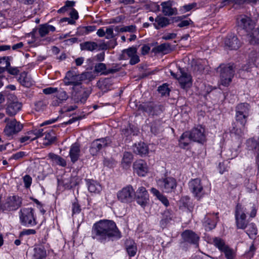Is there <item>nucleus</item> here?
I'll return each instance as SVG.
<instances>
[{
	"mask_svg": "<svg viewBox=\"0 0 259 259\" xmlns=\"http://www.w3.org/2000/svg\"><path fill=\"white\" fill-rule=\"evenodd\" d=\"M182 238L186 242L198 245L199 237L191 230H186L182 234Z\"/></svg>",
	"mask_w": 259,
	"mask_h": 259,
	"instance_id": "obj_21",
	"label": "nucleus"
},
{
	"mask_svg": "<svg viewBox=\"0 0 259 259\" xmlns=\"http://www.w3.org/2000/svg\"><path fill=\"white\" fill-rule=\"evenodd\" d=\"M133 168L134 171L140 177L145 176L148 171L146 162L142 159L136 161L133 164Z\"/></svg>",
	"mask_w": 259,
	"mask_h": 259,
	"instance_id": "obj_18",
	"label": "nucleus"
},
{
	"mask_svg": "<svg viewBox=\"0 0 259 259\" xmlns=\"http://www.w3.org/2000/svg\"><path fill=\"white\" fill-rule=\"evenodd\" d=\"M180 207H183L190 210L192 208V202L190 201V198L188 196H184L181 198L180 201Z\"/></svg>",
	"mask_w": 259,
	"mask_h": 259,
	"instance_id": "obj_44",
	"label": "nucleus"
},
{
	"mask_svg": "<svg viewBox=\"0 0 259 259\" xmlns=\"http://www.w3.org/2000/svg\"><path fill=\"white\" fill-rule=\"evenodd\" d=\"M21 204L22 198L17 195H14L8 198L1 207L3 210L13 211L18 209Z\"/></svg>",
	"mask_w": 259,
	"mask_h": 259,
	"instance_id": "obj_11",
	"label": "nucleus"
},
{
	"mask_svg": "<svg viewBox=\"0 0 259 259\" xmlns=\"http://www.w3.org/2000/svg\"><path fill=\"white\" fill-rule=\"evenodd\" d=\"M80 152V147L78 143H75L71 145L69 151V156L73 163L75 162L78 159Z\"/></svg>",
	"mask_w": 259,
	"mask_h": 259,
	"instance_id": "obj_24",
	"label": "nucleus"
},
{
	"mask_svg": "<svg viewBox=\"0 0 259 259\" xmlns=\"http://www.w3.org/2000/svg\"><path fill=\"white\" fill-rule=\"evenodd\" d=\"M107 70L105 64L99 63L95 65L94 72L96 73H101V74H103V73L106 71Z\"/></svg>",
	"mask_w": 259,
	"mask_h": 259,
	"instance_id": "obj_48",
	"label": "nucleus"
},
{
	"mask_svg": "<svg viewBox=\"0 0 259 259\" xmlns=\"http://www.w3.org/2000/svg\"><path fill=\"white\" fill-rule=\"evenodd\" d=\"M157 184L163 192L171 193L176 189L177 182L175 178L171 177H167L158 180Z\"/></svg>",
	"mask_w": 259,
	"mask_h": 259,
	"instance_id": "obj_7",
	"label": "nucleus"
},
{
	"mask_svg": "<svg viewBox=\"0 0 259 259\" xmlns=\"http://www.w3.org/2000/svg\"><path fill=\"white\" fill-rule=\"evenodd\" d=\"M57 98L59 100L63 101L66 100L68 96L65 91H60L58 93Z\"/></svg>",
	"mask_w": 259,
	"mask_h": 259,
	"instance_id": "obj_56",
	"label": "nucleus"
},
{
	"mask_svg": "<svg viewBox=\"0 0 259 259\" xmlns=\"http://www.w3.org/2000/svg\"><path fill=\"white\" fill-rule=\"evenodd\" d=\"M36 233V231L34 229H25L20 232L19 237H21L24 235H29L31 234H34Z\"/></svg>",
	"mask_w": 259,
	"mask_h": 259,
	"instance_id": "obj_59",
	"label": "nucleus"
},
{
	"mask_svg": "<svg viewBox=\"0 0 259 259\" xmlns=\"http://www.w3.org/2000/svg\"><path fill=\"white\" fill-rule=\"evenodd\" d=\"M238 29L244 30L247 33L251 31L255 27L254 22L246 15H240L237 19Z\"/></svg>",
	"mask_w": 259,
	"mask_h": 259,
	"instance_id": "obj_10",
	"label": "nucleus"
},
{
	"mask_svg": "<svg viewBox=\"0 0 259 259\" xmlns=\"http://www.w3.org/2000/svg\"><path fill=\"white\" fill-rule=\"evenodd\" d=\"M235 67L233 64H221L217 69V72L220 73L221 82L224 86L227 87L232 81L234 75Z\"/></svg>",
	"mask_w": 259,
	"mask_h": 259,
	"instance_id": "obj_3",
	"label": "nucleus"
},
{
	"mask_svg": "<svg viewBox=\"0 0 259 259\" xmlns=\"http://www.w3.org/2000/svg\"><path fill=\"white\" fill-rule=\"evenodd\" d=\"M221 252H224L226 257L227 259H233L234 253L233 250L230 248L228 245L224 248Z\"/></svg>",
	"mask_w": 259,
	"mask_h": 259,
	"instance_id": "obj_47",
	"label": "nucleus"
},
{
	"mask_svg": "<svg viewBox=\"0 0 259 259\" xmlns=\"http://www.w3.org/2000/svg\"><path fill=\"white\" fill-rule=\"evenodd\" d=\"M135 198L138 204L145 207L148 203L149 195L146 188L144 187H139L135 192Z\"/></svg>",
	"mask_w": 259,
	"mask_h": 259,
	"instance_id": "obj_15",
	"label": "nucleus"
},
{
	"mask_svg": "<svg viewBox=\"0 0 259 259\" xmlns=\"http://www.w3.org/2000/svg\"><path fill=\"white\" fill-rule=\"evenodd\" d=\"M45 141L43 144L45 146H49L54 143L56 141V137L55 134L52 130L47 131L45 133Z\"/></svg>",
	"mask_w": 259,
	"mask_h": 259,
	"instance_id": "obj_32",
	"label": "nucleus"
},
{
	"mask_svg": "<svg viewBox=\"0 0 259 259\" xmlns=\"http://www.w3.org/2000/svg\"><path fill=\"white\" fill-rule=\"evenodd\" d=\"M133 159V154L130 152H125L123 153L122 162L128 164L131 163Z\"/></svg>",
	"mask_w": 259,
	"mask_h": 259,
	"instance_id": "obj_49",
	"label": "nucleus"
},
{
	"mask_svg": "<svg viewBox=\"0 0 259 259\" xmlns=\"http://www.w3.org/2000/svg\"><path fill=\"white\" fill-rule=\"evenodd\" d=\"M47 256L46 250L44 246L37 245L34 248L32 259H44Z\"/></svg>",
	"mask_w": 259,
	"mask_h": 259,
	"instance_id": "obj_28",
	"label": "nucleus"
},
{
	"mask_svg": "<svg viewBox=\"0 0 259 259\" xmlns=\"http://www.w3.org/2000/svg\"><path fill=\"white\" fill-rule=\"evenodd\" d=\"M111 143L112 140L109 137L95 140L91 144L90 152L93 156L97 155L100 151L111 146Z\"/></svg>",
	"mask_w": 259,
	"mask_h": 259,
	"instance_id": "obj_5",
	"label": "nucleus"
},
{
	"mask_svg": "<svg viewBox=\"0 0 259 259\" xmlns=\"http://www.w3.org/2000/svg\"><path fill=\"white\" fill-rule=\"evenodd\" d=\"M158 91L161 96H165L168 95L170 90L166 84H163L158 87Z\"/></svg>",
	"mask_w": 259,
	"mask_h": 259,
	"instance_id": "obj_52",
	"label": "nucleus"
},
{
	"mask_svg": "<svg viewBox=\"0 0 259 259\" xmlns=\"http://www.w3.org/2000/svg\"><path fill=\"white\" fill-rule=\"evenodd\" d=\"M197 6V3H193L192 4L185 5L183 6L182 8L186 12H188V11L191 10L192 9L195 8V7H196Z\"/></svg>",
	"mask_w": 259,
	"mask_h": 259,
	"instance_id": "obj_60",
	"label": "nucleus"
},
{
	"mask_svg": "<svg viewBox=\"0 0 259 259\" xmlns=\"http://www.w3.org/2000/svg\"><path fill=\"white\" fill-rule=\"evenodd\" d=\"M170 24V19L164 16H158L155 19V23L153 24L156 29L165 27Z\"/></svg>",
	"mask_w": 259,
	"mask_h": 259,
	"instance_id": "obj_26",
	"label": "nucleus"
},
{
	"mask_svg": "<svg viewBox=\"0 0 259 259\" xmlns=\"http://www.w3.org/2000/svg\"><path fill=\"white\" fill-rule=\"evenodd\" d=\"M162 122L160 120L153 121L151 123V132L155 135L159 134L163 130Z\"/></svg>",
	"mask_w": 259,
	"mask_h": 259,
	"instance_id": "obj_33",
	"label": "nucleus"
},
{
	"mask_svg": "<svg viewBox=\"0 0 259 259\" xmlns=\"http://www.w3.org/2000/svg\"><path fill=\"white\" fill-rule=\"evenodd\" d=\"M172 216L168 211H165L163 214V218L160 221L161 226L165 227L167 223L172 220Z\"/></svg>",
	"mask_w": 259,
	"mask_h": 259,
	"instance_id": "obj_46",
	"label": "nucleus"
},
{
	"mask_svg": "<svg viewBox=\"0 0 259 259\" xmlns=\"http://www.w3.org/2000/svg\"><path fill=\"white\" fill-rule=\"evenodd\" d=\"M135 191L131 185H128L119 191L117 194V199L122 203H130L134 198Z\"/></svg>",
	"mask_w": 259,
	"mask_h": 259,
	"instance_id": "obj_9",
	"label": "nucleus"
},
{
	"mask_svg": "<svg viewBox=\"0 0 259 259\" xmlns=\"http://www.w3.org/2000/svg\"><path fill=\"white\" fill-rule=\"evenodd\" d=\"M91 237L99 242H105L107 240L118 239L121 235L114 221L103 220L94 224Z\"/></svg>",
	"mask_w": 259,
	"mask_h": 259,
	"instance_id": "obj_1",
	"label": "nucleus"
},
{
	"mask_svg": "<svg viewBox=\"0 0 259 259\" xmlns=\"http://www.w3.org/2000/svg\"><path fill=\"white\" fill-rule=\"evenodd\" d=\"M218 214V212L215 213V219H213V215L209 213L205 215L204 218L203 226L205 227L206 230L210 231L216 227L217 223L219 221Z\"/></svg>",
	"mask_w": 259,
	"mask_h": 259,
	"instance_id": "obj_19",
	"label": "nucleus"
},
{
	"mask_svg": "<svg viewBox=\"0 0 259 259\" xmlns=\"http://www.w3.org/2000/svg\"><path fill=\"white\" fill-rule=\"evenodd\" d=\"M13 58L11 56L3 57V61L6 62V71L11 75H17L19 73L20 70L18 67L11 66L10 61Z\"/></svg>",
	"mask_w": 259,
	"mask_h": 259,
	"instance_id": "obj_25",
	"label": "nucleus"
},
{
	"mask_svg": "<svg viewBox=\"0 0 259 259\" xmlns=\"http://www.w3.org/2000/svg\"><path fill=\"white\" fill-rule=\"evenodd\" d=\"M80 205L79 204L77 200L75 198L74 201L72 203V215L75 214H78L81 211Z\"/></svg>",
	"mask_w": 259,
	"mask_h": 259,
	"instance_id": "obj_45",
	"label": "nucleus"
},
{
	"mask_svg": "<svg viewBox=\"0 0 259 259\" xmlns=\"http://www.w3.org/2000/svg\"><path fill=\"white\" fill-rule=\"evenodd\" d=\"M20 219L23 225L29 227L36 225V222L34 217L33 209L31 208L21 209Z\"/></svg>",
	"mask_w": 259,
	"mask_h": 259,
	"instance_id": "obj_8",
	"label": "nucleus"
},
{
	"mask_svg": "<svg viewBox=\"0 0 259 259\" xmlns=\"http://www.w3.org/2000/svg\"><path fill=\"white\" fill-rule=\"evenodd\" d=\"M49 31L47 27V23L39 25L38 33L41 37H44L49 33Z\"/></svg>",
	"mask_w": 259,
	"mask_h": 259,
	"instance_id": "obj_53",
	"label": "nucleus"
},
{
	"mask_svg": "<svg viewBox=\"0 0 259 259\" xmlns=\"http://www.w3.org/2000/svg\"><path fill=\"white\" fill-rule=\"evenodd\" d=\"M140 109L152 115H158L161 114L164 109L163 106L161 104H156L153 102H147L140 105Z\"/></svg>",
	"mask_w": 259,
	"mask_h": 259,
	"instance_id": "obj_12",
	"label": "nucleus"
},
{
	"mask_svg": "<svg viewBox=\"0 0 259 259\" xmlns=\"http://www.w3.org/2000/svg\"><path fill=\"white\" fill-rule=\"evenodd\" d=\"M212 242L214 245L217 247L221 251L227 245L224 240L219 237L213 238Z\"/></svg>",
	"mask_w": 259,
	"mask_h": 259,
	"instance_id": "obj_43",
	"label": "nucleus"
},
{
	"mask_svg": "<svg viewBox=\"0 0 259 259\" xmlns=\"http://www.w3.org/2000/svg\"><path fill=\"white\" fill-rule=\"evenodd\" d=\"M43 131H44V130L42 128L38 129V130L35 129L34 130L28 132V134L29 135L33 134L34 136H35V137L32 138V139H31V141H33V140H35V139L38 138L39 137L42 136V135L44 134Z\"/></svg>",
	"mask_w": 259,
	"mask_h": 259,
	"instance_id": "obj_50",
	"label": "nucleus"
},
{
	"mask_svg": "<svg viewBox=\"0 0 259 259\" xmlns=\"http://www.w3.org/2000/svg\"><path fill=\"white\" fill-rule=\"evenodd\" d=\"M107 34L106 38L110 39L114 37L113 29L112 27L107 28L105 31V34Z\"/></svg>",
	"mask_w": 259,
	"mask_h": 259,
	"instance_id": "obj_62",
	"label": "nucleus"
},
{
	"mask_svg": "<svg viewBox=\"0 0 259 259\" xmlns=\"http://www.w3.org/2000/svg\"><path fill=\"white\" fill-rule=\"evenodd\" d=\"M248 213V208L244 207L242 205L237 204L235 208V220L238 229H245L248 224L246 213Z\"/></svg>",
	"mask_w": 259,
	"mask_h": 259,
	"instance_id": "obj_6",
	"label": "nucleus"
},
{
	"mask_svg": "<svg viewBox=\"0 0 259 259\" xmlns=\"http://www.w3.org/2000/svg\"><path fill=\"white\" fill-rule=\"evenodd\" d=\"M140 62L139 57L137 55H135L134 56L130 58V64L131 65H135Z\"/></svg>",
	"mask_w": 259,
	"mask_h": 259,
	"instance_id": "obj_63",
	"label": "nucleus"
},
{
	"mask_svg": "<svg viewBox=\"0 0 259 259\" xmlns=\"http://www.w3.org/2000/svg\"><path fill=\"white\" fill-rule=\"evenodd\" d=\"M122 57L123 59H127V58H131L137 54V49L135 47H131L122 51Z\"/></svg>",
	"mask_w": 259,
	"mask_h": 259,
	"instance_id": "obj_40",
	"label": "nucleus"
},
{
	"mask_svg": "<svg viewBox=\"0 0 259 259\" xmlns=\"http://www.w3.org/2000/svg\"><path fill=\"white\" fill-rule=\"evenodd\" d=\"M120 69V67H119V65L115 64V66H113L112 68L108 69L106 71L104 72L103 74L107 75L108 74H112L118 72Z\"/></svg>",
	"mask_w": 259,
	"mask_h": 259,
	"instance_id": "obj_54",
	"label": "nucleus"
},
{
	"mask_svg": "<svg viewBox=\"0 0 259 259\" xmlns=\"http://www.w3.org/2000/svg\"><path fill=\"white\" fill-rule=\"evenodd\" d=\"M95 75L92 72H84L80 74L76 75L75 82H78V85L81 84L82 81H91L95 78Z\"/></svg>",
	"mask_w": 259,
	"mask_h": 259,
	"instance_id": "obj_27",
	"label": "nucleus"
},
{
	"mask_svg": "<svg viewBox=\"0 0 259 259\" xmlns=\"http://www.w3.org/2000/svg\"><path fill=\"white\" fill-rule=\"evenodd\" d=\"M158 199L166 206H167L169 205V202L167 200V198L161 194L160 196L158 197Z\"/></svg>",
	"mask_w": 259,
	"mask_h": 259,
	"instance_id": "obj_64",
	"label": "nucleus"
},
{
	"mask_svg": "<svg viewBox=\"0 0 259 259\" xmlns=\"http://www.w3.org/2000/svg\"><path fill=\"white\" fill-rule=\"evenodd\" d=\"M189 187L191 192L198 199H200L204 195L203 186L199 179H195L190 181Z\"/></svg>",
	"mask_w": 259,
	"mask_h": 259,
	"instance_id": "obj_13",
	"label": "nucleus"
},
{
	"mask_svg": "<svg viewBox=\"0 0 259 259\" xmlns=\"http://www.w3.org/2000/svg\"><path fill=\"white\" fill-rule=\"evenodd\" d=\"M174 2L172 1H167L162 2L160 4L161 6V12L165 16H171L178 14V10L175 7H172Z\"/></svg>",
	"mask_w": 259,
	"mask_h": 259,
	"instance_id": "obj_16",
	"label": "nucleus"
},
{
	"mask_svg": "<svg viewBox=\"0 0 259 259\" xmlns=\"http://www.w3.org/2000/svg\"><path fill=\"white\" fill-rule=\"evenodd\" d=\"M48 157L58 165L62 166H65L66 165V162L65 159L57 154L50 153L48 154Z\"/></svg>",
	"mask_w": 259,
	"mask_h": 259,
	"instance_id": "obj_39",
	"label": "nucleus"
},
{
	"mask_svg": "<svg viewBox=\"0 0 259 259\" xmlns=\"http://www.w3.org/2000/svg\"><path fill=\"white\" fill-rule=\"evenodd\" d=\"M225 46L230 50H237L241 46V42L234 33L228 34L225 39Z\"/></svg>",
	"mask_w": 259,
	"mask_h": 259,
	"instance_id": "obj_17",
	"label": "nucleus"
},
{
	"mask_svg": "<svg viewBox=\"0 0 259 259\" xmlns=\"http://www.w3.org/2000/svg\"><path fill=\"white\" fill-rule=\"evenodd\" d=\"M88 190L91 193H99L102 190L101 185L93 180H87Z\"/></svg>",
	"mask_w": 259,
	"mask_h": 259,
	"instance_id": "obj_30",
	"label": "nucleus"
},
{
	"mask_svg": "<svg viewBox=\"0 0 259 259\" xmlns=\"http://www.w3.org/2000/svg\"><path fill=\"white\" fill-rule=\"evenodd\" d=\"M126 249L130 256L135 255L137 252V246L134 241L129 240L125 242Z\"/></svg>",
	"mask_w": 259,
	"mask_h": 259,
	"instance_id": "obj_38",
	"label": "nucleus"
},
{
	"mask_svg": "<svg viewBox=\"0 0 259 259\" xmlns=\"http://www.w3.org/2000/svg\"><path fill=\"white\" fill-rule=\"evenodd\" d=\"M178 80L181 85V87L185 89L190 87L191 85V76L190 74L184 72L182 69H180V73L179 74Z\"/></svg>",
	"mask_w": 259,
	"mask_h": 259,
	"instance_id": "obj_20",
	"label": "nucleus"
},
{
	"mask_svg": "<svg viewBox=\"0 0 259 259\" xmlns=\"http://www.w3.org/2000/svg\"><path fill=\"white\" fill-rule=\"evenodd\" d=\"M81 51H88L93 52L98 47V44L94 41H88L80 44Z\"/></svg>",
	"mask_w": 259,
	"mask_h": 259,
	"instance_id": "obj_35",
	"label": "nucleus"
},
{
	"mask_svg": "<svg viewBox=\"0 0 259 259\" xmlns=\"http://www.w3.org/2000/svg\"><path fill=\"white\" fill-rule=\"evenodd\" d=\"M76 75L71 71H68L66 74L65 77V80H71L72 81H75L76 80Z\"/></svg>",
	"mask_w": 259,
	"mask_h": 259,
	"instance_id": "obj_57",
	"label": "nucleus"
},
{
	"mask_svg": "<svg viewBox=\"0 0 259 259\" xmlns=\"http://www.w3.org/2000/svg\"><path fill=\"white\" fill-rule=\"evenodd\" d=\"M22 105L18 102L10 103L7 108V113L10 116L15 115L21 108Z\"/></svg>",
	"mask_w": 259,
	"mask_h": 259,
	"instance_id": "obj_29",
	"label": "nucleus"
},
{
	"mask_svg": "<svg viewBox=\"0 0 259 259\" xmlns=\"http://www.w3.org/2000/svg\"><path fill=\"white\" fill-rule=\"evenodd\" d=\"M246 233L250 239H254L257 233V228L253 223L249 224L248 225V229Z\"/></svg>",
	"mask_w": 259,
	"mask_h": 259,
	"instance_id": "obj_42",
	"label": "nucleus"
},
{
	"mask_svg": "<svg viewBox=\"0 0 259 259\" xmlns=\"http://www.w3.org/2000/svg\"><path fill=\"white\" fill-rule=\"evenodd\" d=\"M22 128L23 125L14 119L7 123L4 132L7 137H12L14 135L20 132Z\"/></svg>",
	"mask_w": 259,
	"mask_h": 259,
	"instance_id": "obj_14",
	"label": "nucleus"
},
{
	"mask_svg": "<svg viewBox=\"0 0 259 259\" xmlns=\"http://www.w3.org/2000/svg\"><path fill=\"white\" fill-rule=\"evenodd\" d=\"M248 115L236 113V121L232 123L230 132L238 138L244 135L245 125L247 122Z\"/></svg>",
	"mask_w": 259,
	"mask_h": 259,
	"instance_id": "obj_4",
	"label": "nucleus"
},
{
	"mask_svg": "<svg viewBox=\"0 0 259 259\" xmlns=\"http://www.w3.org/2000/svg\"><path fill=\"white\" fill-rule=\"evenodd\" d=\"M18 80L22 85L26 88H29L33 84L31 79L27 76V73L25 71L20 73Z\"/></svg>",
	"mask_w": 259,
	"mask_h": 259,
	"instance_id": "obj_31",
	"label": "nucleus"
},
{
	"mask_svg": "<svg viewBox=\"0 0 259 259\" xmlns=\"http://www.w3.org/2000/svg\"><path fill=\"white\" fill-rule=\"evenodd\" d=\"M57 91V88L49 87L43 89V93L46 95H50L56 93Z\"/></svg>",
	"mask_w": 259,
	"mask_h": 259,
	"instance_id": "obj_61",
	"label": "nucleus"
},
{
	"mask_svg": "<svg viewBox=\"0 0 259 259\" xmlns=\"http://www.w3.org/2000/svg\"><path fill=\"white\" fill-rule=\"evenodd\" d=\"M236 113L249 115V105L244 103L238 104L236 107Z\"/></svg>",
	"mask_w": 259,
	"mask_h": 259,
	"instance_id": "obj_37",
	"label": "nucleus"
},
{
	"mask_svg": "<svg viewBox=\"0 0 259 259\" xmlns=\"http://www.w3.org/2000/svg\"><path fill=\"white\" fill-rule=\"evenodd\" d=\"M191 24H193V22L189 19L188 20L182 21L178 24V26L179 27H187Z\"/></svg>",
	"mask_w": 259,
	"mask_h": 259,
	"instance_id": "obj_58",
	"label": "nucleus"
},
{
	"mask_svg": "<svg viewBox=\"0 0 259 259\" xmlns=\"http://www.w3.org/2000/svg\"><path fill=\"white\" fill-rule=\"evenodd\" d=\"M204 129L201 126L193 128L190 131L184 132L180 137L179 142L181 147L187 146L190 141L203 144L205 141Z\"/></svg>",
	"mask_w": 259,
	"mask_h": 259,
	"instance_id": "obj_2",
	"label": "nucleus"
},
{
	"mask_svg": "<svg viewBox=\"0 0 259 259\" xmlns=\"http://www.w3.org/2000/svg\"><path fill=\"white\" fill-rule=\"evenodd\" d=\"M171 51L170 45L168 43L162 44L152 49V52L155 53H163L167 54Z\"/></svg>",
	"mask_w": 259,
	"mask_h": 259,
	"instance_id": "obj_36",
	"label": "nucleus"
},
{
	"mask_svg": "<svg viewBox=\"0 0 259 259\" xmlns=\"http://www.w3.org/2000/svg\"><path fill=\"white\" fill-rule=\"evenodd\" d=\"M249 41L251 45L259 44V29H253L251 31L248 32Z\"/></svg>",
	"mask_w": 259,
	"mask_h": 259,
	"instance_id": "obj_34",
	"label": "nucleus"
},
{
	"mask_svg": "<svg viewBox=\"0 0 259 259\" xmlns=\"http://www.w3.org/2000/svg\"><path fill=\"white\" fill-rule=\"evenodd\" d=\"M23 182L24 186L26 188H28L31 186L32 183V178L29 175H25L23 177Z\"/></svg>",
	"mask_w": 259,
	"mask_h": 259,
	"instance_id": "obj_55",
	"label": "nucleus"
},
{
	"mask_svg": "<svg viewBox=\"0 0 259 259\" xmlns=\"http://www.w3.org/2000/svg\"><path fill=\"white\" fill-rule=\"evenodd\" d=\"M246 188L247 192L249 193L254 192L257 190V186L253 182H250L249 180H248V182L246 184Z\"/></svg>",
	"mask_w": 259,
	"mask_h": 259,
	"instance_id": "obj_51",
	"label": "nucleus"
},
{
	"mask_svg": "<svg viewBox=\"0 0 259 259\" xmlns=\"http://www.w3.org/2000/svg\"><path fill=\"white\" fill-rule=\"evenodd\" d=\"M247 146L249 150L254 151L257 153L256 156V163L258 165L259 158V137L255 139L253 138L249 139L247 141ZM259 168V167H258Z\"/></svg>",
	"mask_w": 259,
	"mask_h": 259,
	"instance_id": "obj_22",
	"label": "nucleus"
},
{
	"mask_svg": "<svg viewBox=\"0 0 259 259\" xmlns=\"http://www.w3.org/2000/svg\"><path fill=\"white\" fill-rule=\"evenodd\" d=\"M133 151L136 154L143 156L148 153L149 148L145 143L140 142L134 145Z\"/></svg>",
	"mask_w": 259,
	"mask_h": 259,
	"instance_id": "obj_23",
	"label": "nucleus"
},
{
	"mask_svg": "<svg viewBox=\"0 0 259 259\" xmlns=\"http://www.w3.org/2000/svg\"><path fill=\"white\" fill-rule=\"evenodd\" d=\"M137 131L136 128H133L130 125L128 127L123 128L122 130V135L126 137V140H130V137L132 135L135 136L137 135Z\"/></svg>",
	"mask_w": 259,
	"mask_h": 259,
	"instance_id": "obj_41",
	"label": "nucleus"
}]
</instances>
